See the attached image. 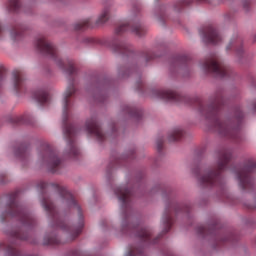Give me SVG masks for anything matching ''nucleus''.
Segmentation results:
<instances>
[{
    "label": "nucleus",
    "mask_w": 256,
    "mask_h": 256,
    "mask_svg": "<svg viewBox=\"0 0 256 256\" xmlns=\"http://www.w3.org/2000/svg\"><path fill=\"white\" fill-rule=\"evenodd\" d=\"M204 69L212 71V73H216V75H219L220 77H225L227 73V68H225L217 58L207 60L204 64Z\"/></svg>",
    "instance_id": "nucleus-1"
},
{
    "label": "nucleus",
    "mask_w": 256,
    "mask_h": 256,
    "mask_svg": "<svg viewBox=\"0 0 256 256\" xmlns=\"http://www.w3.org/2000/svg\"><path fill=\"white\" fill-rule=\"evenodd\" d=\"M202 38L205 43H211L212 45H218V43H221V35L215 28L211 26L205 28L204 32L202 33Z\"/></svg>",
    "instance_id": "nucleus-2"
},
{
    "label": "nucleus",
    "mask_w": 256,
    "mask_h": 256,
    "mask_svg": "<svg viewBox=\"0 0 256 256\" xmlns=\"http://www.w3.org/2000/svg\"><path fill=\"white\" fill-rule=\"evenodd\" d=\"M36 47L40 49L43 53H47V55H57V50L55 49V46L47 42L44 37H41L37 40Z\"/></svg>",
    "instance_id": "nucleus-3"
},
{
    "label": "nucleus",
    "mask_w": 256,
    "mask_h": 256,
    "mask_svg": "<svg viewBox=\"0 0 256 256\" xmlns=\"http://www.w3.org/2000/svg\"><path fill=\"white\" fill-rule=\"evenodd\" d=\"M86 131L92 135H95L98 137V139H101L103 137V133H101V128H99V124H97V121L90 120L86 122Z\"/></svg>",
    "instance_id": "nucleus-4"
},
{
    "label": "nucleus",
    "mask_w": 256,
    "mask_h": 256,
    "mask_svg": "<svg viewBox=\"0 0 256 256\" xmlns=\"http://www.w3.org/2000/svg\"><path fill=\"white\" fill-rule=\"evenodd\" d=\"M160 97L162 99H167L168 101H178L179 100V94L173 90H165L160 92Z\"/></svg>",
    "instance_id": "nucleus-5"
},
{
    "label": "nucleus",
    "mask_w": 256,
    "mask_h": 256,
    "mask_svg": "<svg viewBox=\"0 0 256 256\" xmlns=\"http://www.w3.org/2000/svg\"><path fill=\"white\" fill-rule=\"evenodd\" d=\"M75 93V86L71 85L67 89L65 95H64V115L67 113V107H69V97H71Z\"/></svg>",
    "instance_id": "nucleus-6"
},
{
    "label": "nucleus",
    "mask_w": 256,
    "mask_h": 256,
    "mask_svg": "<svg viewBox=\"0 0 256 256\" xmlns=\"http://www.w3.org/2000/svg\"><path fill=\"white\" fill-rule=\"evenodd\" d=\"M116 193L118 195V199H120L122 203H125V201L129 199V194L131 193V191L125 188H118Z\"/></svg>",
    "instance_id": "nucleus-7"
},
{
    "label": "nucleus",
    "mask_w": 256,
    "mask_h": 256,
    "mask_svg": "<svg viewBox=\"0 0 256 256\" xmlns=\"http://www.w3.org/2000/svg\"><path fill=\"white\" fill-rule=\"evenodd\" d=\"M34 99L38 101V103H47L49 101V94L45 91H38L34 94Z\"/></svg>",
    "instance_id": "nucleus-8"
},
{
    "label": "nucleus",
    "mask_w": 256,
    "mask_h": 256,
    "mask_svg": "<svg viewBox=\"0 0 256 256\" xmlns=\"http://www.w3.org/2000/svg\"><path fill=\"white\" fill-rule=\"evenodd\" d=\"M215 179H217V174L211 172L202 178V183H209V185H213V183H215Z\"/></svg>",
    "instance_id": "nucleus-9"
},
{
    "label": "nucleus",
    "mask_w": 256,
    "mask_h": 256,
    "mask_svg": "<svg viewBox=\"0 0 256 256\" xmlns=\"http://www.w3.org/2000/svg\"><path fill=\"white\" fill-rule=\"evenodd\" d=\"M182 135L181 130H174L169 136V141H179Z\"/></svg>",
    "instance_id": "nucleus-10"
},
{
    "label": "nucleus",
    "mask_w": 256,
    "mask_h": 256,
    "mask_svg": "<svg viewBox=\"0 0 256 256\" xmlns=\"http://www.w3.org/2000/svg\"><path fill=\"white\" fill-rule=\"evenodd\" d=\"M23 83V79L21 78V72L14 73V87L15 89H19V86Z\"/></svg>",
    "instance_id": "nucleus-11"
},
{
    "label": "nucleus",
    "mask_w": 256,
    "mask_h": 256,
    "mask_svg": "<svg viewBox=\"0 0 256 256\" xmlns=\"http://www.w3.org/2000/svg\"><path fill=\"white\" fill-rule=\"evenodd\" d=\"M59 163H61V160H59V158L53 154H50L49 156V166L50 167H57V165H59Z\"/></svg>",
    "instance_id": "nucleus-12"
},
{
    "label": "nucleus",
    "mask_w": 256,
    "mask_h": 256,
    "mask_svg": "<svg viewBox=\"0 0 256 256\" xmlns=\"http://www.w3.org/2000/svg\"><path fill=\"white\" fill-rule=\"evenodd\" d=\"M229 159H231V155L230 154H224L221 157V160H220V163H219L220 169H223L225 167V165H227V163H229Z\"/></svg>",
    "instance_id": "nucleus-13"
},
{
    "label": "nucleus",
    "mask_w": 256,
    "mask_h": 256,
    "mask_svg": "<svg viewBox=\"0 0 256 256\" xmlns=\"http://www.w3.org/2000/svg\"><path fill=\"white\" fill-rule=\"evenodd\" d=\"M21 7V1L19 0H10V11H17Z\"/></svg>",
    "instance_id": "nucleus-14"
},
{
    "label": "nucleus",
    "mask_w": 256,
    "mask_h": 256,
    "mask_svg": "<svg viewBox=\"0 0 256 256\" xmlns=\"http://www.w3.org/2000/svg\"><path fill=\"white\" fill-rule=\"evenodd\" d=\"M85 27H89V19L83 20L82 22L75 25V29H85Z\"/></svg>",
    "instance_id": "nucleus-15"
},
{
    "label": "nucleus",
    "mask_w": 256,
    "mask_h": 256,
    "mask_svg": "<svg viewBox=\"0 0 256 256\" xmlns=\"http://www.w3.org/2000/svg\"><path fill=\"white\" fill-rule=\"evenodd\" d=\"M108 15H109V11L105 10L104 12H102V14L98 19V23H105V21H107L108 19Z\"/></svg>",
    "instance_id": "nucleus-16"
},
{
    "label": "nucleus",
    "mask_w": 256,
    "mask_h": 256,
    "mask_svg": "<svg viewBox=\"0 0 256 256\" xmlns=\"http://www.w3.org/2000/svg\"><path fill=\"white\" fill-rule=\"evenodd\" d=\"M123 31H129V24H122L116 29V33H123Z\"/></svg>",
    "instance_id": "nucleus-17"
},
{
    "label": "nucleus",
    "mask_w": 256,
    "mask_h": 256,
    "mask_svg": "<svg viewBox=\"0 0 256 256\" xmlns=\"http://www.w3.org/2000/svg\"><path fill=\"white\" fill-rule=\"evenodd\" d=\"M131 31L133 33H136V35H141V33H143V27H141L140 25H137V26L131 28Z\"/></svg>",
    "instance_id": "nucleus-18"
},
{
    "label": "nucleus",
    "mask_w": 256,
    "mask_h": 256,
    "mask_svg": "<svg viewBox=\"0 0 256 256\" xmlns=\"http://www.w3.org/2000/svg\"><path fill=\"white\" fill-rule=\"evenodd\" d=\"M238 181H240V184L243 185L247 181V175L238 176Z\"/></svg>",
    "instance_id": "nucleus-19"
},
{
    "label": "nucleus",
    "mask_w": 256,
    "mask_h": 256,
    "mask_svg": "<svg viewBox=\"0 0 256 256\" xmlns=\"http://www.w3.org/2000/svg\"><path fill=\"white\" fill-rule=\"evenodd\" d=\"M64 133H65V135H67L68 137H71V135H73V128H65V129H64Z\"/></svg>",
    "instance_id": "nucleus-20"
},
{
    "label": "nucleus",
    "mask_w": 256,
    "mask_h": 256,
    "mask_svg": "<svg viewBox=\"0 0 256 256\" xmlns=\"http://www.w3.org/2000/svg\"><path fill=\"white\" fill-rule=\"evenodd\" d=\"M141 237H149V231L143 230Z\"/></svg>",
    "instance_id": "nucleus-21"
},
{
    "label": "nucleus",
    "mask_w": 256,
    "mask_h": 256,
    "mask_svg": "<svg viewBox=\"0 0 256 256\" xmlns=\"http://www.w3.org/2000/svg\"><path fill=\"white\" fill-rule=\"evenodd\" d=\"M65 195H68V197H71V192L65 191Z\"/></svg>",
    "instance_id": "nucleus-22"
},
{
    "label": "nucleus",
    "mask_w": 256,
    "mask_h": 256,
    "mask_svg": "<svg viewBox=\"0 0 256 256\" xmlns=\"http://www.w3.org/2000/svg\"><path fill=\"white\" fill-rule=\"evenodd\" d=\"M72 203L75 205V200L74 199H71Z\"/></svg>",
    "instance_id": "nucleus-23"
},
{
    "label": "nucleus",
    "mask_w": 256,
    "mask_h": 256,
    "mask_svg": "<svg viewBox=\"0 0 256 256\" xmlns=\"http://www.w3.org/2000/svg\"><path fill=\"white\" fill-rule=\"evenodd\" d=\"M77 209H78V211H81V208L79 206H77Z\"/></svg>",
    "instance_id": "nucleus-24"
},
{
    "label": "nucleus",
    "mask_w": 256,
    "mask_h": 256,
    "mask_svg": "<svg viewBox=\"0 0 256 256\" xmlns=\"http://www.w3.org/2000/svg\"><path fill=\"white\" fill-rule=\"evenodd\" d=\"M45 209H46L47 211H49V207L45 206Z\"/></svg>",
    "instance_id": "nucleus-25"
},
{
    "label": "nucleus",
    "mask_w": 256,
    "mask_h": 256,
    "mask_svg": "<svg viewBox=\"0 0 256 256\" xmlns=\"http://www.w3.org/2000/svg\"><path fill=\"white\" fill-rule=\"evenodd\" d=\"M128 256H133V254L129 253Z\"/></svg>",
    "instance_id": "nucleus-26"
},
{
    "label": "nucleus",
    "mask_w": 256,
    "mask_h": 256,
    "mask_svg": "<svg viewBox=\"0 0 256 256\" xmlns=\"http://www.w3.org/2000/svg\"><path fill=\"white\" fill-rule=\"evenodd\" d=\"M69 73H73V70H70Z\"/></svg>",
    "instance_id": "nucleus-27"
},
{
    "label": "nucleus",
    "mask_w": 256,
    "mask_h": 256,
    "mask_svg": "<svg viewBox=\"0 0 256 256\" xmlns=\"http://www.w3.org/2000/svg\"><path fill=\"white\" fill-rule=\"evenodd\" d=\"M227 49H231V47H230V46H228V47H227Z\"/></svg>",
    "instance_id": "nucleus-28"
}]
</instances>
